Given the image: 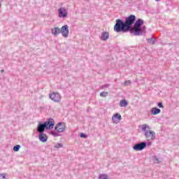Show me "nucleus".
Segmentation results:
<instances>
[{"label": "nucleus", "mask_w": 179, "mask_h": 179, "mask_svg": "<svg viewBox=\"0 0 179 179\" xmlns=\"http://www.w3.org/2000/svg\"><path fill=\"white\" fill-rule=\"evenodd\" d=\"M135 20H136V16L134 15L127 17L124 22L121 19H117L114 26V31L116 33H121V31L122 33H128L131 30V26L135 23Z\"/></svg>", "instance_id": "1"}, {"label": "nucleus", "mask_w": 179, "mask_h": 179, "mask_svg": "<svg viewBox=\"0 0 179 179\" xmlns=\"http://www.w3.org/2000/svg\"><path fill=\"white\" fill-rule=\"evenodd\" d=\"M54 125H55V122L54 121V119L50 118L44 123H39L38 124L36 131L39 134H44L45 129H53Z\"/></svg>", "instance_id": "2"}, {"label": "nucleus", "mask_w": 179, "mask_h": 179, "mask_svg": "<svg viewBox=\"0 0 179 179\" xmlns=\"http://www.w3.org/2000/svg\"><path fill=\"white\" fill-rule=\"evenodd\" d=\"M145 31L146 27H133L132 28V25H130V29L129 30V31H130L131 34H134V36H142Z\"/></svg>", "instance_id": "3"}, {"label": "nucleus", "mask_w": 179, "mask_h": 179, "mask_svg": "<svg viewBox=\"0 0 179 179\" xmlns=\"http://www.w3.org/2000/svg\"><path fill=\"white\" fill-rule=\"evenodd\" d=\"M65 129H66V126L65 125V123L62 122H59L58 124H56L55 127V130L59 134H61V132H65Z\"/></svg>", "instance_id": "4"}, {"label": "nucleus", "mask_w": 179, "mask_h": 179, "mask_svg": "<svg viewBox=\"0 0 179 179\" xmlns=\"http://www.w3.org/2000/svg\"><path fill=\"white\" fill-rule=\"evenodd\" d=\"M145 136L148 141H153L156 138V133L152 130H147L145 132Z\"/></svg>", "instance_id": "5"}, {"label": "nucleus", "mask_w": 179, "mask_h": 179, "mask_svg": "<svg viewBox=\"0 0 179 179\" xmlns=\"http://www.w3.org/2000/svg\"><path fill=\"white\" fill-rule=\"evenodd\" d=\"M147 145H148V143L146 142H141L140 143H136L133 146V149L134 150H136V151L143 150V149L146 148Z\"/></svg>", "instance_id": "6"}, {"label": "nucleus", "mask_w": 179, "mask_h": 179, "mask_svg": "<svg viewBox=\"0 0 179 179\" xmlns=\"http://www.w3.org/2000/svg\"><path fill=\"white\" fill-rule=\"evenodd\" d=\"M49 97L55 103H59V101H61V95L59 93L53 92L52 94H49Z\"/></svg>", "instance_id": "7"}, {"label": "nucleus", "mask_w": 179, "mask_h": 179, "mask_svg": "<svg viewBox=\"0 0 179 179\" xmlns=\"http://www.w3.org/2000/svg\"><path fill=\"white\" fill-rule=\"evenodd\" d=\"M58 16L59 17H62L63 19H65V17H67L68 16V11H66V8L62 7L58 9Z\"/></svg>", "instance_id": "8"}, {"label": "nucleus", "mask_w": 179, "mask_h": 179, "mask_svg": "<svg viewBox=\"0 0 179 179\" xmlns=\"http://www.w3.org/2000/svg\"><path fill=\"white\" fill-rule=\"evenodd\" d=\"M60 33L62 34V36H63V37H68V36H69V27H68L67 24L62 27L60 29Z\"/></svg>", "instance_id": "9"}, {"label": "nucleus", "mask_w": 179, "mask_h": 179, "mask_svg": "<svg viewBox=\"0 0 179 179\" xmlns=\"http://www.w3.org/2000/svg\"><path fill=\"white\" fill-rule=\"evenodd\" d=\"M122 120V117H121V115L120 113H115L112 117V121L115 122V124H118L121 120Z\"/></svg>", "instance_id": "10"}, {"label": "nucleus", "mask_w": 179, "mask_h": 179, "mask_svg": "<svg viewBox=\"0 0 179 179\" xmlns=\"http://www.w3.org/2000/svg\"><path fill=\"white\" fill-rule=\"evenodd\" d=\"M38 138L39 141H41V142H43V143L48 141V136L45 133H40Z\"/></svg>", "instance_id": "11"}, {"label": "nucleus", "mask_w": 179, "mask_h": 179, "mask_svg": "<svg viewBox=\"0 0 179 179\" xmlns=\"http://www.w3.org/2000/svg\"><path fill=\"white\" fill-rule=\"evenodd\" d=\"M152 162L154 164H160L163 162V158L159 157L156 155L152 156Z\"/></svg>", "instance_id": "12"}, {"label": "nucleus", "mask_w": 179, "mask_h": 179, "mask_svg": "<svg viewBox=\"0 0 179 179\" xmlns=\"http://www.w3.org/2000/svg\"><path fill=\"white\" fill-rule=\"evenodd\" d=\"M109 37H110V34L108 31H103L102 32L100 36V38L103 41H106V40H108Z\"/></svg>", "instance_id": "13"}, {"label": "nucleus", "mask_w": 179, "mask_h": 179, "mask_svg": "<svg viewBox=\"0 0 179 179\" xmlns=\"http://www.w3.org/2000/svg\"><path fill=\"white\" fill-rule=\"evenodd\" d=\"M134 27H143V20L142 19H138L136 22H134Z\"/></svg>", "instance_id": "14"}, {"label": "nucleus", "mask_w": 179, "mask_h": 179, "mask_svg": "<svg viewBox=\"0 0 179 179\" xmlns=\"http://www.w3.org/2000/svg\"><path fill=\"white\" fill-rule=\"evenodd\" d=\"M61 33V29L59 27H57L53 29H52V34L53 36H58Z\"/></svg>", "instance_id": "15"}, {"label": "nucleus", "mask_w": 179, "mask_h": 179, "mask_svg": "<svg viewBox=\"0 0 179 179\" xmlns=\"http://www.w3.org/2000/svg\"><path fill=\"white\" fill-rule=\"evenodd\" d=\"M161 111L162 110L157 107L152 108L151 109V113H152L153 115H157V114H160Z\"/></svg>", "instance_id": "16"}, {"label": "nucleus", "mask_w": 179, "mask_h": 179, "mask_svg": "<svg viewBox=\"0 0 179 179\" xmlns=\"http://www.w3.org/2000/svg\"><path fill=\"white\" fill-rule=\"evenodd\" d=\"M120 107H127L128 106V101L125 99H122L120 102Z\"/></svg>", "instance_id": "17"}, {"label": "nucleus", "mask_w": 179, "mask_h": 179, "mask_svg": "<svg viewBox=\"0 0 179 179\" xmlns=\"http://www.w3.org/2000/svg\"><path fill=\"white\" fill-rule=\"evenodd\" d=\"M99 179H108V175L102 173L99 176Z\"/></svg>", "instance_id": "18"}, {"label": "nucleus", "mask_w": 179, "mask_h": 179, "mask_svg": "<svg viewBox=\"0 0 179 179\" xmlns=\"http://www.w3.org/2000/svg\"><path fill=\"white\" fill-rule=\"evenodd\" d=\"M148 40V42L150 43V44H155V38H153V37H152V38H148V39H147Z\"/></svg>", "instance_id": "19"}, {"label": "nucleus", "mask_w": 179, "mask_h": 179, "mask_svg": "<svg viewBox=\"0 0 179 179\" xmlns=\"http://www.w3.org/2000/svg\"><path fill=\"white\" fill-rule=\"evenodd\" d=\"M20 150V145H15L13 149V150H14V152H19Z\"/></svg>", "instance_id": "20"}, {"label": "nucleus", "mask_w": 179, "mask_h": 179, "mask_svg": "<svg viewBox=\"0 0 179 179\" xmlns=\"http://www.w3.org/2000/svg\"><path fill=\"white\" fill-rule=\"evenodd\" d=\"M146 129H150V127L148 124L143 125L142 131H144L145 132H146V131H147Z\"/></svg>", "instance_id": "21"}, {"label": "nucleus", "mask_w": 179, "mask_h": 179, "mask_svg": "<svg viewBox=\"0 0 179 179\" xmlns=\"http://www.w3.org/2000/svg\"><path fill=\"white\" fill-rule=\"evenodd\" d=\"M108 94V92H102L100 93L101 97H107V95Z\"/></svg>", "instance_id": "22"}, {"label": "nucleus", "mask_w": 179, "mask_h": 179, "mask_svg": "<svg viewBox=\"0 0 179 179\" xmlns=\"http://www.w3.org/2000/svg\"><path fill=\"white\" fill-rule=\"evenodd\" d=\"M51 135H52L53 136H58V132L56 131H52L50 132Z\"/></svg>", "instance_id": "23"}, {"label": "nucleus", "mask_w": 179, "mask_h": 179, "mask_svg": "<svg viewBox=\"0 0 179 179\" xmlns=\"http://www.w3.org/2000/svg\"><path fill=\"white\" fill-rule=\"evenodd\" d=\"M55 148H56V149H59V148H62V143H57L55 145Z\"/></svg>", "instance_id": "24"}, {"label": "nucleus", "mask_w": 179, "mask_h": 179, "mask_svg": "<svg viewBox=\"0 0 179 179\" xmlns=\"http://www.w3.org/2000/svg\"><path fill=\"white\" fill-rule=\"evenodd\" d=\"M157 106H158V107H159V108H164V106H163V103H162V102H159V103H157Z\"/></svg>", "instance_id": "25"}, {"label": "nucleus", "mask_w": 179, "mask_h": 179, "mask_svg": "<svg viewBox=\"0 0 179 179\" xmlns=\"http://www.w3.org/2000/svg\"><path fill=\"white\" fill-rule=\"evenodd\" d=\"M80 136V138H87V136L84 133H81Z\"/></svg>", "instance_id": "26"}, {"label": "nucleus", "mask_w": 179, "mask_h": 179, "mask_svg": "<svg viewBox=\"0 0 179 179\" xmlns=\"http://www.w3.org/2000/svg\"><path fill=\"white\" fill-rule=\"evenodd\" d=\"M110 86V84H105L101 86V89H106Z\"/></svg>", "instance_id": "27"}, {"label": "nucleus", "mask_w": 179, "mask_h": 179, "mask_svg": "<svg viewBox=\"0 0 179 179\" xmlns=\"http://www.w3.org/2000/svg\"><path fill=\"white\" fill-rule=\"evenodd\" d=\"M128 85H131V80H127L124 82L125 86H128Z\"/></svg>", "instance_id": "28"}, {"label": "nucleus", "mask_w": 179, "mask_h": 179, "mask_svg": "<svg viewBox=\"0 0 179 179\" xmlns=\"http://www.w3.org/2000/svg\"><path fill=\"white\" fill-rule=\"evenodd\" d=\"M1 73H3V72H5V70H4V69H2V70H1Z\"/></svg>", "instance_id": "29"}, {"label": "nucleus", "mask_w": 179, "mask_h": 179, "mask_svg": "<svg viewBox=\"0 0 179 179\" xmlns=\"http://www.w3.org/2000/svg\"><path fill=\"white\" fill-rule=\"evenodd\" d=\"M157 2H159V1H160V0H155Z\"/></svg>", "instance_id": "30"}, {"label": "nucleus", "mask_w": 179, "mask_h": 179, "mask_svg": "<svg viewBox=\"0 0 179 179\" xmlns=\"http://www.w3.org/2000/svg\"><path fill=\"white\" fill-rule=\"evenodd\" d=\"M0 8H1V3H0Z\"/></svg>", "instance_id": "31"}]
</instances>
